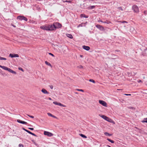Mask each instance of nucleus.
Here are the masks:
<instances>
[{
	"mask_svg": "<svg viewBox=\"0 0 147 147\" xmlns=\"http://www.w3.org/2000/svg\"><path fill=\"white\" fill-rule=\"evenodd\" d=\"M80 17L81 18H88V16H86V15L84 14H81L80 15Z\"/></svg>",
	"mask_w": 147,
	"mask_h": 147,
	"instance_id": "obj_19",
	"label": "nucleus"
},
{
	"mask_svg": "<svg viewBox=\"0 0 147 147\" xmlns=\"http://www.w3.org/2000/svg\"><path fill=\"white\" fill-rule=\"evenodd\" d=\"M17 121L19 123L24 124H27L28 123L26 122L22 121L20 119H18Z\"/></svg>",
	"mask_w": 147,
	"mask_h": 147,
	"instance_id": "obj_11",
	"label": "nucleus"
},
{
	"mask_svg": "<svg viewBox=\"0 0 147 147\" xmlns=\"http://www.w3.org/2000/svg\"><path fill=\"white\" fill-rule=\"evenodd\" d=\"M58 105H59V106H60V107H66V106L65 105H64L61 104L60 103H58Z\"/></svg>",
	"mask_w": 147,
	"mask_h": 147,
	"instance_id": "obj_25",
	"label": "nucleus"
},
{
	"mask_svg": "<svg viewBox=\"0 0 147 147\" xmlns=\"http://www.w3.org/2000/svg\"><path fill=\"white\" fill-rule=\"evenodd\" d=\"M89 81L90 82H92L94 83H95V82L94 80H93V79H90L89 80Z\"/></svg>",
	"mask_w": 147,
	"mask_h": 147,
	"instance_id": "obj_31",
	"label": "nucleus"
},
{
	"mask_svg": "<svg viewBox=\"0 0 147 147\" xmlns=\"http://www.w3.org/2000/svg\"><path fill=\"white\" fill-rule=\"evenodd\" d=\"M82 47L83 49L86 51H88L90 49L89 47L85 45L83 46Z\"/></svg>",
	"mask_w": 147,
	"mask_h": 147,
	"instance_id": "obj_12",
	"label": "nucleus"
},
{
	"mask_svg": "<svg viewBox=\"0 0 147 147\" xmlns=\"http://www.w3.org/2000/svg\"><path fill=\"white\" fill-rule=\"evenodd\" d=\"M121 22L122 23H127V22H126V21H123V22Z\"/></svg>",
	"mask_w": 147,
	"mask_h": 147,
	"instance_id": "obj_43",
	"label": "nucleus"
},
{
	"mask_svg": "<svg viewBox=\"0 0 147 147\" xmlns=\"http://www.w3.org/2000/svg\"><path fill=\"white\" fill-rule=\"evenodd\" d=\"M90 8L91 9L94 8L95 7L94 6H91L90 7Z\"/></svg>",
	"mask_w": 147,
	"mask_h": 147,
	"instance_id": "obj_42",
	"label": "nucleus"
},
{
	"mask_svg": "<svg viewBox=\"0 0 147 147\" xmlns=\"http://www.w3.org/2000/svg\"><path fill=\"white\" fill-rule=\"evenodd\" d=\"M103 22L104 23H107V24H109V23H110V22H106V21Z\"/></svg>",
	"mask_w": 147,
	"mask_h": 147,
	"instance_id": "obj_47",
	"label": "nucleus"
},
{
	"mask_svg": "<svg viewBox=\"0 0 147 147\" xmlns=\"http://www.w3.org/2000/svg\"><path fill=\"white\" fill-rule=\"evenodd\" d=\"M138 83L142 82V81L141 80H138Z\"/></svg>",
	"mask_w": 147,
	"mask_h": 147,
	"instance_id": "obj_44",
	"label": "nucleus"
},
{
	"mask_svg": "<svg viewBox=\"0 0 147 147\" xmlns=\"http://www.w3.org/2000/svg\"><path fill=\"white\" fill-rule=\"evenodd\" d=\"M62 1H63V3H65V1H63V0Z\"/></svg>",
	"mask_w": 147,
	"mask_h": 147,
	"instance_id": "obj_51",
	"label": "nucleus"
},
{
	"mask_svg": "<svg viewBox=\"0 0 147 147\" xmlns=\"http://www.w3.org/2000/svg\"><path fill=\"white\" fill-rule=\"evenodd\" d=\"M47 114L49 116L52 117L54 118H57V117H55V116L54 115H53L51 114L50 113H47Z\"/></svg>",
	"mask_w": 147,
	"mask_h": 147,
	"instance_id": "obj_20",
	"label": "nucleus"
},
{
	"mask_svg": "<svg viewBox=\"0 0 147 147\" xmlns=\"http://www.w3.org/2000/svg\"><path fill=\"white\" fill-rule=\"evenodd\" d=\"M85 23H82L80 24L79 25L77 26L78 28L79 27H82L83 26H85Z\"/></svg>",
	"mask_w": 147,
	"mask_h": 147,
	"instance_id": "obj_17",
	"label": "nucleus"
},
{
	"mask_svg": "<svg viewBox=\"0 0 147 147\" xmlns=\"http://www.w3.org/2000/svg\"><path fill=\"white\" fill-rule=\"evenodd\" d=\"M72 0H69V1L66 0L65 1V2H68L69 3H71Z\"/></svg>",
	"mask_w": 147,
	"mask_h": 147,
	"instance_id": "obj_30",
	"label": "nucleus"
},
{
	"mask_svg": "<svg viewBox=\"0 0 147 147\" xmlns=\"http://www.w3.org/2000/svg\"><path fill=\"white\" fill-rule=\"evenodd\" d=\"M96 26L100 30L103 31L104 30V27L101 25L97 24Z\"/></svg>",
	"mask_w": 147,
	"mask_h": 147,
	"instance_id": "obj_8",
	"label": "nucleus"
},
{
	"mask_svg": "<svg viewBox=\"0 0 147 147\" xmlns=\"http://www.w3.org/2000/svg\"><path fill=\"white\" fill-rule=\"evenodd\" d=\"M129 108H130V109H134V107H129Z\"/></svg>",
	"mask_w": 147,
	"mask_h": 147,
	"instance_id": "obj_46",
	"label": "nucleus"
},
{
	"mask_svg": "<svg viewBox=\"0 0 147 147\" xmlns=\"http://www.w3.org/2000/svg\"><path fill=\"white\" fill-rule=\"evenodd\" d=\"M45 63L46 65H48L49 66H50L51 67H52V65H51L50 63L48 62L47 61H45Z\"/></svg>",
	"mask_w": 147,
	"mask_h": 147,
	"instance_id": "obj_21",
	"label": "nucleus"
},
{
	"mask_svg": "<svg viewBox=\"0 0 147 147\" xmlns=\"http://www.w3.org/2000/svg\"><path fill=\"white\" fill-rule=\"evenodd\" d=\"M49 87L51 89H53V86L52 85H50L49 86Z\"/></svg>",
	"mask_w": 147,
	"mask_h": 147,
	"instance_id": "obj_40",
	"label": "nucleus"
},
{
	"mask_svg": "<svg viewBox=\"0 0 147 147\" xmlns=\"http://www.w3.org/2000/svg\"><path fill=\"white\" fill-rule=\"evenodd\" d=\"M117 9L121 10V11H123V10L121 7H119L117 8Z\"/></svg>",
	"mask_w": 147,
	"mask_h": 147,
	"instance_id": "obj_33",
	"label": "nucleus"
},
{
	"mask_svg": "<svg viewBox=\"0 0 147 147\" xmlns=\"http://www.w3.org/2000/svg\"><path fill=\"white\" fill-rule=\"evenodd\" d=\"M6 58L3 57H0V60H6Z\"/></svg>",
	"mask_w": 147,
	"mask_h": 147,
	"instance_id": "obj_27",
	"label": "nucleus"
},
{
	"mask_svg": "<svg viewBox=\"0 0 147 147\" xmlns=\"http://www.w3.org/2000/svg\"><path fill=\"white\" fill-rule=\"evenodd\" d=\"M49 54L50 55H51L53 57H55V56L53 54L51 53H49Z\"/></svg>",
	"mask_w": 147,
	"mask_h": 147,
	"instance_id": "obj_36",
	"label": "nucleus"
},
{
	"mask_svg": "<svg viewBox=\"0 0 147 147\" xmlns=\"http://www.w3.org/2000/svg\"><path fill=\"white\" fill-rule=\"evenodd\" d=\"M41 91L42 92L45 94H49V92L45 90V89L42 88L41 90Z\"/></svg>",
	"mask_w": 147,
	"mask_h": 147,
	"instance_id": "obj_13",
	"label": "nucleus"
},
{
	"mask_svg": "<svg viewBox=\"0 0 147 147\" xmlns=\"http://www.w3.org/2000/svg\"><path fill=\"white\" fill-rule=\"evenodd\" d=\"M19 55L18 54H12V53H10L9 55V57H10L11 58L13 57H19Z\"/></svg>",
	"mask_w": 147,
	"mask_h": 147,
	"instance_id": "obj_7",
	"label": "nucleus"
},
{
	"mask_svg": "<svg viewBox=\"0 0 147 147\" xmlns=\"http://www.w3.org/2000/svg\"><path fill=\"white\" fill-rule=\"evenodd\" d=\"M99 102L100 104L105 107H107V105L106 102L104 101L99 100Z\"/></svg>",
	"mask_w": 147,
	"mask_h": 147,
	"instance_id": "obj_4",
	"label": "nucleus"
},
{
	"mask_svg": "<svg viewBox=\"0 0 147 147\" xmlns=\"http://www.w3.org/2000/svg\"><path fill=\"white\" fill-rule=\"evenodd\" d=\"M145 120H143L142 121V123H147V118L144 119Z\"/></svg>",
	"mask_w": 147,
	"mask_h": 147,
	"instance_id": "obj_26",
	"label": "nucleus"
},
{
	"mask_svg": "<svg viewBox=\"0 0 147 147\" xmlns=\"http://www.w3.org/2000/svg\"><path fill=\"white\" fill-rule=\"evenodd\" d=\"M0 67H1V68L7 71L8 70V69L9 68H8L6 67L3 66H2L1 65H0Z\"/></svg>",
	"mask_w": 147,
	"mask_h": 147,
	"instance_id": "obj_14",
	"label": "nucleus"
},
{
	"mask_svg": "<svg viewBox=\"0 0 147 147\" xmlns=\"http://www.w3.org/2000/svg\"><path fill=\"white\" fill-rule=\"evenodd\" d=\"M54 26H53V24L51 25H48V31L50 30H55V27H53Z\"/></svg>",
	"mask_w": 147,
	"mask_h": 147,
	"instance_id": "obj_5",
	"label": "nucleus"
},
{
	"mask_svg": "<svg viewBox=\"0 0 147 147\" xmlns=\"http://www.w3.org/2000/svg\"><path fill=\"white\" fill-rule=\"evenodd\" d=\"M27 115L29 117H30L31 118H34V116H31V115H28V114H27Z\"/></svg>",
	"mask_w": 147,
	"mask_h": 147,
	"instance_id": "obj_34",
	"label": "nucleus"
},
{
	"mask_svg": "<svg viewBox=\"0 0 147 147\" xmlns=\"http://www.w3.org/2000/svg\"><path fill=\"white\" fill-rule=\"evenodd\" d=\"M107 140L112 143H114V142L113 140H112L109 138H107Z\"/></svg>",
	"mask_w": 147,
	"mask_h": 147,
	"instance_id": "obj_24",
	"label": "nucleus"
},
{
	"mask_svg": "<svg viewBox=\"0 0 147 147\" xmlns=\"http://www.w3.org/2000/svg\"><path fill=\"white\" fill-rule=\"evenodd\" d=\"M104 134L106 136H112V134H110L107 132H106L104 133Z\"/></svg>",
	"mask_w": 147,
	"mask_h": 147,
	"instance_id": "obj_22",
	"label": "nucleus"
},
{
	"mask_svg": "<svg viewBox=\"0 0 147 147\" xmlns=\"http://www.w3.org/2000/svg\"><path fill=\"white\" fill-rule=\"evenodd\" d=\"M23 129L25 131H26V132H28V133L29 134V133H30V131L24 128H23Z\"/></svg>",
	"mask_w": 147,
	"mask_h": 147,
	"instance_id": "obj_28",
	"label": "nucleus"
},
{
	"mask_svg": "<svg viewBox=\"0 0 147 147\" xmlns=\"http://www.w3.org/2000/svg\"><path fill=\"white\" fill-rule=\"evenodd\" d=\"M125 95H126V96H130L131 95V94H124Z\"/></svg>",
	"mask_w": 147,
	"mask_h": 147,
	"instance_id": "obj_45",
	"label": "nucleus"
},
{
	"mask_svg": "<svg viewBox=\"0 0 147 147\" xmlns=\"http://www.w3.org/2000/svg\"><path fill=\"white\" fill-rule=\"evenodd\" d=\"M146 11H144V13H146Z\"/></svg>",
	"mask_w": 147,
	"mask_h": 147,
	"instance_id": "obj_52",
	"label": "nucleus"
},
{
	"mask_svg": "<svg viewBox=\"0 0 147 147\" xmlns=\"http://www.w3.org/2000/svg\"><path fill=\"white\" fill-rule=\"evenodd\" d=\"M53 103L55 105H58V103H59L57 102L56 101H54L53 102Z\"/></svg>",
	"mask_w": 147,
	"mask_h": 147,
	"instance_id": "obj_32",
	"label": "nucleus"
},
{
	"mask_svg": "<svg viewBox=\"0 0 147 147\" xmlns=\"http://www.w3.org/2000/svg\"><path fill=\"white\" fill-rule=\"evenodd\" d=\"M17 18L18 19H19L21 21L24 20L26 21H27L28 20L27 19L26 17L23 16H19L17 17Z\"/></svg>",
	"mask_w": 147,
	"mask_h": 147,
	"instance_id": "obj_2",
	"label": "nucleus"
},
{
	"mask_svg": "<svg viewBox=\"0 0 147 147\" xmlns=\"http://www.w3.org/2000/svg\"><path fill=\"white\" fill-rule=\"evenodd\" d=\"M66 35L67 37H69L71 39V38H73V36L71 34H66Z\"/></svg>",
	"mask_w": 147,
	"mask_h": 147,
	"instance_id": "obj_18",
	"label": "nucleus"
},
{
	"mask_svg": "<svg viewBox=\"0 0 147 147\" xmlns=\"http://www.w3.org/2000/svg\"><path fill=\"white\" fill-rule=\"evenodd\" d=\"M29 134H31V135H32L33 136H36V137L37 136L36 135V134H35L31 132H30V133H29Z\"/></svg>",
	"mask_w": 147,
	"mask_h": 147,
	"instance_id": "obj_29",
	"label": "nucleus"
},
{
	"mask_svg": "<svg viewBox=\"0 0 147 147\" xmlns=\"http://www.w3.org/2000/svg\"><path fill=\"white\" fill-rule=\"evenodd\" d=\"M53 27H55V29L61 27V25L58 22L54 23H53Z\"/></svg>",
	"mask_w": 147,
	"mask_h": 147,
	"instance_id": "obj_1",
	"label": "nucleus"
},
{
	"mask_svg": "<svg viewBox=\"0 0 147 147\" xmlns=\"http://www.w3.org/2000/svg\"><path fill=\"white\" fill-rule=\"evenodd\" d=\"M0 67H1V68L7 71L8 70V69L9 68H8L6 67L3 66H2L1 65H0Z\"/></svg>",
	"mask_w": 147,
	"mask_h": 147,
	"instance_id": "obj_15",
	"label": "nucleus"
},
{
	"mask_svg": "<svg viewBox=\"0 0 147 147\" xmlns=\"http://www.w3.org/2000/svg\"><path fill=\"white\" fill-rule=\"evenodd\" d=\"M28 129H30V130H33L34 129L33 128H30V127H29L28 128Z\"/></svg>",
	"mask_w": 147,
	"mask_h": 147,
	"instance_id": "obj_38",
	"label": "nucleus"
},
{
	"mask_svg": "<svg viewBox=\"0 0 147 147\" xmlns=\"http://www.w3.org/2000/svg\"><path fill=\"white\" fill-rule=\"evenodd\" d=\"M108 146L109 147H111V146H109L108 145Z\"/></svg>",
	"mask_w": 147,
	"mask_h": 147,
	"instance_id": "obj_53",
	"label": "nucleus"
},
{
	"mask_svg": "<svg viewBox=\"0 0 147 147\" xmlns=\"http://www.w3.org/2000/svg\"><path fill=\"white\" fill-rule=\"evenodd\" d=\"M18 69L19 70H21L22 71H24V70L21 67H19L18 68Z\"/></svg>",
	"mask_w": 147,
	"mask_h": 147,
	"instance_id": "obj_35",
	"label": "nucleus"
},
{
	"mask_svg": "<svg viewBox=\"0 0 147 147\" xmlns=\"http://www.w3.org/2000/svg\"><path fill=\"white\" fill-rule=\"evenodd\" d=\"M21 146H22V147H23V145L22 144H20L19 145V147H21Z\"/></svg>",
	"mask_w": 147,
	"mask_h": 147,
	"instance_id": "obj_39",
	"label": "nucleus"
},
{
	"mask_svg": "<svg viewBox=\"0 0 147 147\" xmlns=\"http://www.w3.org/2000/svg\"><path fill=\"white\" fill-rule=\"evenodd\" d=\"M40 28L44 30L48 31V25L47 26L45 25L41 26Z\"/></svg>",
	"mask_w": 147,
	"mask_h": 147,
	"instance_id": "obj_10",
	"label": "nucleus"
},
{
	"mask_svg": "<svg viewBox=\"0 0 147 147\" xmlns=\"http://www.w3.org/2000/svg\"><path fill=\"white\" fill-rule=\"evenodd\" d=\"M44 134L45 135H47L49 137H51L53 136V134L51 133L46 131H44Z\"/></svg>",
	"mask_w": 147,
	"mask_h": 147,
	"instance_id": "obj_9",
	"label": "nucleus"
},
{
	"mask_svg": "<svg viewBox=\"0 0 147 147\" xmlns=\"http://www.w3.org/2000/svg\"><path fill=\"white\" fill-rule=\"evenodd\" d=\"M80 57H82L83 56H82V55H80Z\"/></svg>",
	"mask_w": 147,
	"mask_h": 147,
	"instance_id": "obj_49",
	"label": "nucleus"
},
{
	"mask_svg": "<svg viewBox=\"0 0 147 147\" xmlns=\"http://www.w3.org/2000/svg\"><path fill=\"white\" fill-rule=\"evenodd\" d=\"M11 25H12V26H13L14 27H16V26H15L13 24H11Z\"/></svg>",
	"mask_w": 147,
	"mask_h": 147,
	"instance_id": "obj_48",
	"label": "nucleus"
},
{
	"mask_svg": "<svg viewBox=\"0 0 147 147\" xmlns=\"http://www.w3.org/2000/svg\"><path fill=\"white\" fill-rule=\"evenodd\" d=\"M7 71H9V72H11L13 74H16V72H15V71H13V70H11V69H10L9 68H8Z\"/></svg>",
	"mask_w": 147,
	"mask_h": 147,
	"instance_id": "obj_16",
	"label": "nucleus"
},
{
	"mask_svg": "<svg viewBox=\"0 0 147 147\" xmlns=\"http://www.w3.org/2000/svg\"><path fill=\"white\" fill-rule=\"evenodd\" d=\"M102 117L103 119H104L105 120H106V121H109V122H111V121H112V120L111 118H110L108 117H107V116H106L105 115H102Z\"/></svg>",
	"mask_w": 147,
	"mask_h": 147,
	"instance_id": "obj_6",
	"label": "nucleus"
},
{
	"mask_svg": "<svg viewBox=\"0 0 147 147\" xmlns=\"http://www.w3.org/2000/svg\"><path fill=\"white\" fill-rule=\"evenodd\" d=\"M78 67L80 68H83V66L82 65H80Z\"/></svg>",
	"mask_w": 147,
	"mask_h": 147,
	"instance_id": "obj_41",
	"label": "nucleus"
},
{
	"mask_svg": "<svg viewBox=\"0 0 147 147\" xmlns=\"http://www.w3.org/2000/svg\"><path fill=\"white\" fill-rule=\"evenodd\" d=\"M79 135L81 137H82L83 138H87V137L85 135L83 134H80Z\"/></svg>",
	"mask_w": 147,
	"mask_h": 147,
	"instance_id": "obj_23",
	"label": "nucleus"
},
{
	"mask_svg": "<svg viewBox=\"0 0 147 147\" xmlns=\"http://www.w3.org/2000/svg\"><path fill=\"white\" fill-rule=\"evenodd\" d=\"M49 100H51V98H50V97H49Z\"/></svg>",
	"mask_w": 147,
	"mask_h": 147,
	"instance_id": "obj_50",
	"label": "nucleus"
},
{
	"mask_svg": "<svg viewBox=\"0 0 147 147\" xmlns=\"http://www.w3.org/2000/svg\"><path fill=\"white\" fill-rule=\"evenodd\" d=\"M77 90L80 91H81L82 92H84V90L82 89H77Z\"/></svg>",
	"mask_w": 147,
	"mask_h": 147,
	"instance_id": "obj_37",
	"label": "nucleus"
},
{
	"mask_svg": "<svg viewBox=\"0 0 147 147\" xmlns=\"http://www.w3.org/2000/svg\"><path fill=\"white\" fill-rule=\"evenodd\" d=\"M132 9L134 12L136 13H138L139 11L138 7L136 5H134L132 6Z\"/></svg>",
	"mask_w": 147,
	"mask_h": 147,
	"instance_id": "obj_3",
	"label": "nucleus"
}]
</instances>
